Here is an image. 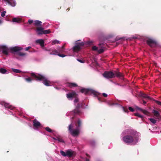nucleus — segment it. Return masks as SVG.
<instances>
[{"label": "nucleus", "instance_id": "nucleus-37", "mask_svg": "<svg viewBox=\"0 0 161 161\" xmlns=\"http://www.w3.org/2000/svg\"><path fill=\"white\" fill-rule=\"evenodd\" d=\"M6 13V11H4L2 12L1 14V16L2 17H4L5 15V14Z\"/></svg>", "mask_w": 161, "mask_h": 161}, {"label": "nucleus", "instance_id": "nucleus-26", "mask_svg": "<svg viewBox=\"0 0 161 161\" xmlns=\"http://www.w3.org/2000/svg\"><path fill=\"white\" fill-rule=\"evenodd\" d=\"M141 96L142 97L145 98L147 99H150L151 98L150 97L148 96L146 94L142 93L141 94Z\"/></svg>", "mask_w": 161, "mask_h": 161}, {"label": "nucleus", "instance_id": "nucleus-43", "mask_svg": "<svg viewBox=\"0 0 161 161\" xmlns=\"http://www.w3.org/2000/svg\"><path fill=\"white\" fill-rule=\"evenodd\" d=\"M97 99L99 102H101L103 101L102 98L99 97H97Z\"/></svg>", "mask_w": 161, "mask_h": 161}, {"label": "nucleus", "instance_id": "nucleus-42", "mask_svg": "<svg viewBox=\"0 0 161 161\" xmlns=\"http://www.w3.org/2000/svg\"><path fill=\"white\" fill-rule=\"evenodd\" d=\"M155 102L158 105H161V102L158 101H155Z\"/></svg>", "mask_w": 161, "mask_h": 161}, {"label": "nucleus", "instance_id": "nucleus-46", "mask_svg": "<svg viewBox=\"0 0 161 161\" xmlns=\"http://www.w3.org/2000/svg\"><path fill=\"white\" fill-rule=\"evenodd\" d=\"M5 112L6 114H10V113H11L12 114V112H11L10 111H9L8 110V112Z\"/></svg>", "mask_w": 161, "mask_h": 161}, {"label": "nucleus", "instance_id": "nucleus-28", "mask_svg": "<svg viewBox=\"0 0 161 161\" xmlns=\"http://www.w3.org/2000/svg\"><path fill=\"white\" fill-rule=\"evenodd\" d=\"M136 108L137 109L140 110L141 111H142L144 114H146L147 112V111L146 110H143L142 108L138 107V106H136Z\"/></svg>", "mask_w": 161, "mask_h": 161}, {"label": "nucleus", "instance_id": "nucleus-30", "mask_svg": "<svg viewBox=\"0 0 161 161\" xmlns=\"http://www.w3.org/2000/svg\"><path fill=\"white\" fill-rule=\"evenodd\" d=\"M12 70L14 72L16 73H20L21 72L20 70L12 68Z\"/></svg>", "mask_w": 161, "mask_h": 161}, {"label": "nucleus", "instance_id": "nucleus-19", "mask_svg": "<svg viewBox=\"0 0 161 161\" xmlns=\"http://www.w3.org/2000/svg\"><path fill=\"white\" fill-rule=\"evenodd\" d=\"M53 139L55 140H57L58 142L64 143V141L60 136H58L56 138L53 137Z\"/></svg>", "mask_w": 161, "mask_h": 161}, {"label": "nucleus", "instance_id": "nucleus-27", "mask_svg": "<svg viewBox=\"0 0 161 161\" xmlns=\"http://www.w3.org/2000/svg\"><path fill=\"white\" fill-rule=\"evenodd\" d=\"M42 22L39 20H36L34 21V25L36 26H39L42 25Z\"/></svg>", "mask_w": 161, "mask_h": 161}, {"label": "nucleus", "instance_id": "nucleus-4", "mask_svg": "<svg viewBox=\"0 0 161 161\" xmlns=\"http://www.w3.org/2000/svg\"><path fill=\"white\" fill-rule=\"evenodd\" d=\"M81 123L80 119H78L77 121L72 122L69 125L68 130L72 136H75L78 135L80 132Z\"/></svg>", "mask_w": 161, "mask_h": 161}, {"label": "nucleus", "instance_id": "nucleus-2", "mask_svg": "<svg viewBox=\"0 0 161 161\" xmlns=\"http://www.w3.org/2000/svg\"><path fill=\"white\" fill-rule=\"evenodd\" d=\"M80 40H79L76 41L75 42V45L72 47V49H67L65 50L64 46L58 47L57 48L58 53L65 52L68 53V51H72L73 52V54H69V56H76L84 45H91L93 43L92 41H87L84 42H80Z\"/></svg>", "mask_w": 161, "mask_h": 161}, {"label": "nucleus", "instance_id": "nucleus-5", "mask_svg": "<svg viewBox=\"0 0 161 161\" xmlns=\"http://www.w3.org/2000/svg\"><path fill=\"white\" fill-rule=\"evenodd\" d=\"M31 75L35 80L42 81L43 83L45 86H50V84L51 83V82L45 76L39 74L34 73H32Z\"/></svg>", "mask_w": 161, "mask_h": 161}, {"label": "nucleus", "instance_id": "nucleus-10", "mask_svg": "<svg viewBox=\"0 0 161 161\" xmlns=\"http://www.w3.org/2000/svg\"><path fill=\"white\" fill-rule=\"evenodd\" d=\"M44 50L50 52V55H57L58 53V51L54 48H51L49 49H48L46 47L44 49Z\"/></svg>", "mask_w": 161, "mask_h": 161}, {"label": "nucleus", "instance_id": "nucleus-8", "mask_svg": "<svg viewBox=\"0 0 161 161\" xmlns=\"http://www.w3.org/2000/svg\"><path fill=\"white\" fill-rule=\"evenodd\" d=\"M147 44L152 47H154L157 45V42L154 39L152 38H148L147 40Z\"/></svg>", "mask_w": 161, "mask_h": 161}, {"label": "nucleus", "instance_id": "nucleus-6", "mask_svg": "<svg viewBox=\"0 0 161 161\" xmlns=\"http://www.w3.org/2000/svg\"><path fill=\"white\" fill-rule=\"evenodd\" d=\"M103 76L107 78H111L116 76L120 78H123V75L120 72L114 71V72L112 71H106L103 74Z\"/></svg>", "mask_w": 161, "mask_h": 161}, {"label": "nucleus", "instance_id": "nucleus-35", "mask_svg": "<svg viewBox=\"0 0 161 161\" xmlns=\"http://www.w3.org/2000/svg\"><path fill=\"white\" fill-rule=\"evenodd\" d=\"M46 130L49 132H52V131L49 127H47L45 128Z\"/></svg>", "mask_w": 161, "mask_h": 161}, {"label": "nucleus", "instance_id": "nucleus-49", "mask_svg": "<svg viewBox=\"0 0 161 161\" xmlns=\"http://www.w3.org/2000/svg\"><path fill=\"white\" fill-rule=\"evenodd\" d=\"M143 104H146V102H145V101H143Z\"/></svg>", "mask_w": 161, "mask_h": 161}, {"label": "nucleus", "instance_id": "nucleus-24", "mask_svg": "<svg viewBox=\"0 0 161 161\" xmlns=\"http://www.w3.org/2000/svg\"><path fill=\"white\" fill-rule=\"evenodd\" d=\"M0 72L3 74H8L9 73L7 70L3 68L0 69Z\"/></svg>", "mask_w": 161, "mask_h": 161}, {"label": "nucleus", "instance_id": "nucleus-31", "mask_svg": "<svg viewBox=\"0 0 161 161\" xmlns=\"http://www.w3.org/2000/svg\"><path fill=\"white\" fill-rule=\"evenodd\" d=\"M60 43V41L57 40H54L52 41V45H54L56 44H58Z\"/></svg>", "mask_w": 161, "mask_h": 161}, {"label": "nucleus", "instance_id": "nucleus-16", "mask_svg": "<svg viewBox=\"0 0 161 161\" xmlns=\"http://www.w3.org/2000/svg\"><path fill=\"white\" fill-rule=\"evenodd\" d=\"M36 42L40 44L42 48H43L44 49L45 48H44V42L43 40L42 39H37L36 41Z\"/></svg>", "mask_w": 161, "mask_h": 161}, {"label": "nucleus", "instance_id": "nucleus-14", "mask_svg": "<svg viewBox=\"0 0 161 161\" xmlns=\"http://www.w3.org/2000/svg\"><path fill=\"white\" fill-rule=\"evenodd\" d=\"M92 50L93 51H97L99 53H102L104 52V50L103 48H99L98 47L95 46L92 47Z\"/></svg>", "mask_w": 161, "mask_h": 161}, {"label": "nucleus", "instance_id": "nucleus-7", "mask_svg": "<svg viewBox=\"0 0 161 161\" xmlns=\"http://www.w3.org/2000/svg\"><path fill=\"white\" fill-rule=\"evenodd\" d=\"M80 92L82 93H84L85 94L92 93L95 96H98L99 94V93L98 92L95 91L92 89L89 88H82L80 90Z\"/></svg>", "mask_w": 161, "mask_h": 161}, {"label": "nucleus", "instance_id": "nucleus-40", "mask_svg": "<svg viewBox=\"0 0 161 161\" xmlns=\"http://www.w3.org/2000/svg\"><path fill=\"white\" fill-rule=\"evenodd\" d=\"M95 143V142L93 141H91L90 142L91 145L92 146H93L94 145Z\"/></svg>", "mask_w": 161, "mask_h": 161}, {"label": "nucleus", "instance_id": "nucleus-20", "mask_svg": "<svg viewBox=\"0 0 161 161\" xmlns=\"http://www.w3.org/2000/svg\"><path fill=\"white\" fill-rule=\"evenodd\" d=\"M66 86L70 88L76 87L77 86V84L74 83L68 82L66 84Z\"/></svg>", "mask_w": 161, "mask_h": 161}, {"label": "nucleus", "instance_id": "nucleus-38", "mask_svg": "<svg viewBox=\"0 0 161 161\" xmlns=\"http://www.w3.org/2000/svg\"><path fill=\"white\" fill-rule=\"evenodd\" d=\"M129 108V110L130 111H131V112H134V109L133 108H132L131 107H129V108Z\"/></svg>", "mask_w": 161, "mask_h": 161}, {"label": "nucleus", "instance_id": "nucleus-25", "mask_svg": "<svg viewBox=\"0 0 161 161\" xmlns=\"http://www.w3.org/2000/svg\"><path fill=\"white\" fill-rule=\"evenodd\" d=\"M24 79L25 81L29 83L31 82L33 80V79L28 76H25Z\"/></svg>", "mask_w": 161, "mask_h": 161}, {"label": "nucleus", "instance_id": "nucleus-18", "mask_svg": "<svg viewBox=\"0 0 161 161\" xmlns=\"http://www.w3.org/2000/svg\"><path fill=\"white\" fill-rule=\"evenodd\" d=\"M74 152L71 150H68L66 151V156L71 157L73 156Z\"/></svg>", "mask_w": 161, "mask_h": 161}, {"label": "nucleus", "instance_id": "nucleus-3", "mask_svg": "<svg viewBox=\"0 0 161 161\" xmlns=\"http://www.w3.org/2000/svg\"><path fill=\"white\" fill-rule=\"evenodd\" d=\"M22 48L18 46H15L8 48L6 46H2L0 47V50L2 51L3 54L7 55H8L9 50L11 51L12 53H15V54L20 56H24L25 55V53H22L19 51L22 50Z\"/></svg>", "mask_w": 161, "mask_h": 161}, {"label": "nucleus", "instance_id": "nucleus-47", "mask_svg": "<svg viewBox=\"0 0 161 161\" xmlns=\"http://www.w3.org/2000/svg\"><path fill=\"white\" fill-rule=\"evenodd\" d=\"M103 95L105 97H106L107 96V94L104 93H103Z\"/></svg>", "mask_w": 161, "mask_h": 161}, {"label": "nucleus", "instance_id": "nucleus-51", "mask_svg": "<svg viewBox=\"0 0 161 161\" xmlns=\"http://www.w3.org/2000/svg\"><path fill=\"white\" fill-rule=\"evenodd\" d=\"M86 161H89V160L88 159H86Z\"/></svg>", "mask_w": 161, "mask_h": 161}, {"label": "nucleus", "instance_id": "nucleus-45", "mask_svg": "<svg viewBox=\"0 0 161 161\" xmlns=\"http://www.w3.org/2000/svg\"><path fill=\"white\" fill-rule=\"evenodd\" d=\"M30 48V47H28L25 48V51H28Z\"/></svg>", "mask_w": 161, "mask_h": 161}, {"label": "nucleus", "instance_id": "nucleus-22", "mask_svg": "<svg viewBox=\"0 0 161 161\" xmlns=\"http://www.w3.org/2000/svg\"><path fill=\"white\" fill-rule=\"evenodd\" d=\"M21 19L19 18H13L12 21L14 22L19 23L21 22Z\"/></svg>", "mask_w": 161, "mask_h": 161}, {"label": "nucleus", "instance_id": "nucleus-1", "mask_svg": "<svg viewBox=\"0 0 161 161\" xmlns=\"http://www.w3.org/2000/svg\"><path fill=\"white\" fill-rule=\"evenodd\" d=\"M122 140L127 144L136 145L140 140V134L136 130L131 129L124 130L121 134Z\"/></svg>", "mask_w": 161, "mask_h": 161}, {"label": "nucleus", "instance_id": "nucleus-12", "mask_svg": "<svg viewBox=\"0 0 161 161\" xmlns=\"http://www.w3.org/2000/svg\"><path fill=\"white\" fill-rule=\"evenodd\" d=\"M110 105H118L119 107L125 113H128L129 112V111L128 109V108L127 107H124L123 106H121V105H120L118 103H113L112 104H109Z\"/></svg>", "mask_w": 161, "mask_h": 161}, {"label": "nucleus", "instance_id": "nucleus-36", "mask_svg": "<svg viewBox=\"0 0 161 161\" xmlns=\"http://www.w3.org/2000/svg\"><path fill=\"white\" fill-rule=\"evenodd\" d=\"M57 55H58V56H59L60 57H62V58H64L66 56V55H64V54H60L58 53Z\"/></svg>", "mask_w": 161, "mask_h": 161}, {"label": "nucleus", "instance_id": "nucleus-44", "mask_svg": "<svg viewBox=\"0 0 161 161\" xmlns=\"http://www.w3.org/2000/svg\"><path fill=\"white\" fill-rule=\"evenodd\" d=\"M78 102V99H75L74 101L75 103V104L76 103H77Z\"/></svg>", "mask_w": 161, "mask_h": 161}, {"label": "nucleus", "instance_id": "nucleus-15", "mask_svg": "<svg viewBox=\"0 0 161 161\" xmlns=\"http://www.w3.org/2000/svg\"><path fill=\"white\" fill-rule=\"evenodd\" d=\"M5 3L12 7H14L16 4L15 1H4Z\"/></svg>", "mask_w": 161, "mask_h": 161}, {"label": "nucleus", "instance_id": "nucleus-9", "mask_svg": "<svg viewBox=\"0 0 161 161\" xmlns=\"http://www.w3.org/2000/svg\"><path fill=\"white\" fill-rule=\"evenodd\" d=\"M77 94L75 92H69L66 94V97L69 100H72L73 98H76Z\"/></svg>", "mask_w": 161, "mask_h": 161}, {"label": "nucleus", "instance_id": "nucleus-23", "mask_svg": "<svg viewBox=\"0 0 161 161\" xmlns=\"http://www.w3.org/2000/svg\"><path fill=\"white\" fill-rule=\"evenodd\" d=\"M80 105L78 104L77 106H76V109L74 110V113L75 114H80V111L78 109V108H80Z\"/></svg>", "mask_w": 161, "mask_h": 161}, {"label": "nucleus", "instance_id": "nucleus-32", "mask_svg": "<svg viewBox=\"0 0 161 161\" xmlns=\"http://www.w3.org/2000/svg\"><path fill=\"white\" fill-rule=\"evenodd\" d=\"M51 33V31L50 30H43V34H48Z\"/></svg>", "mask_w": 161, "mask_h": 161}, {"label": "nucleus", "instance_id": "nucleus-33", "mask_svg": "<svg viewBox=\"0 0 161 161\" xmlns=\"http://www.w3.org/2000/svg\"><path fill=\"white\" fill-rule=\"evenodd\" d=\"M135 115L138 117H139L141 118H142L143 117V116L140 114L138 113H136L135 114Z\"/></svg>", "mask_w": 161, "mask_h": 161}, {"label": "nucleus", "instance_id": "nucleus-17", "mask_svg": "<svg viewBox=\"0 0 161 161\" xmlns=\"http://www.w3.org/2000/svg\"><path fill=\"white\" fill-rule=\"evenodd\" d=\"M44 28L42 27H38L36 30L37 34L38 35L43 34Z\"/></svg>", "mask_w": 161, "mask_h": 161}, {"label": "nucleus", "instance_id": "nucleus-50", "mask_svg": "<svg viewBox=\"0 0 161 161\" xmlns=\"http://www.w3.org/2000/svg\"><path fill=\"white\" fill-rule=\"evenodd\" d=\"M55 88L57 89H58V90H59V88H58V87H55Z\"/></svg>", "mask_w": 161, "mask_h": 161}, {"label": "nucleus", "instance_id": "nucleus-29", "mask_svg": "<svg viewBox=\"0 0 161 161\" xmlns=\"http://www.w3.org/2000/svg\"><path fill=\"white\" fill-rule=\"evenodd\" d=\"M149 120L152 123L155 124L157 121V120L153 118H149Z\"/></svg>", "mask_w": 161, "mask_h": 161}, {"label": "nucleus", "instance_id": "nucleus-39", "mask_svg": "<svg viewBox=\"0 0 161 161\" xmlns=\"http://www.w3.org/2000/svg\"><path fill=\"white\" fill-rule=\"evenodd\" d=\"M34 21H33V20H31V19H29L28 20V23L29 24H31V23H34Z\"/></svg>", "mask_w": 161, "mask_h": 161}, {"label": "nucleus", "instance_id": "nucleus-11", "mask_svg": "<svg viewBox=\"0 0 161 161\" xmlns=\"http://www.w3.org/2000/svg\"><path fill=\"white\" fill-rule=\"evenodd\" d=\"M1 105L3 106L4 105L5 108H7V110H13L14 109V107L12 105L9 104L5 103L4 102H0Z\"/></svg>", "mask_w": 161, "mask_h": 161}, {"label": "nucleus", "instance_id": "nucleus-34", "mask_svg": "<svg viewBox=\"0 0 161 161\" xmlns=\"http://www.w3.org/2000/svg\"><path fill=\"white\" fill-rule=\"evenodd\" d=\"M60 153L62 156L65 157L66 156V152L65 153L64 151L61 150L60 151Z\"/></svg>", "mask_w": 161, "mask_h": 161}, {"label": "nucleus", "instance_id": "nucleus-48", "mask_svg": "<svg viewBox=\"0 0 161 161\" xmlns=\"http://www.w3.org/2000/svg\"><path fill=\"white\" fill-rule=\"evenodd\" d=\"M3 23V20L0 19V25Z\"/></svg>", "mask_w": 161, "mask_h": 161}, {"label": "nucleus", "instance_id": "nucleus-41", "mask_svg": "<svg viewBox=\"0 0 161 161\" xmlns=\"http://www.w3.org/2000/svg\"><path fill=\"white\" fill-rule=\"evenodd\" d=\"M77 60L79 62H80L81 63H84L85 62L84 61V60H81L79 59H77Z\"/></svg>", "mask_w": 161, "mask_h": 161}, {"label": "nucleus", "instance_id": "nucleus-21", "mask_svg": "<svg viewBox=\"0 0 161 161\" xmlns=\"http://www.w3.org/2000/svg\"><path fill=\"white\" fill-rule=\"evenodd\" d=\"M152 113L154 114L155 116L157 118L161 117L160 114L159 112L155 110H153Z\"/></svg>", "mask_w": 161, "mask_h": 161}, {"label": "nucleus", "instance_id": "nucleus-13", "mask_svg": "<svg viewBox=\"0 0 161 161\" xmlns=\"http://www.w3.org/2000/svg\"><path fill=\"white\" fill-rule=\"evenodd\" d=\"M33 125L34 127L35 128H34V129L35 130H36V128H38L39 127L41 124L36 119H34L33 121Z\"/></svg>", "mask_w": 161, "mask_h": 161}]
</instances>
